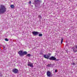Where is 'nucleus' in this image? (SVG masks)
I'll return each mask as SVG.
<instances>
[{
	"instance_id": "nucleus-7",
	"label": "nucleus",
	"mask_w": 77,
	"mask_h": 77,
	"mask_svg": "<svg viewBox=\"0 0 77 77\" xmlns=\"http://www.w3.org/2000/svg\"><path fill=\"white\" fill-rule=\"evenodd\" d=\"M72 49L73 50V51L74 53H75V52H77V48H75V47H73L72 48Z\"/></svg>"
},
{
	"instance_id": "nucleus-18",
	"label": "nucleus",
	"mask_w": 77,
	"mask_h": 77,
	"mask_svg": "<svg viewBox=\"0 0 77 77\" xmlns=\"http://www.w3.org/2000/svg\"><path fill=\"white\" fill-rule=\"evenodd\" d=\"M72 65H75V63H71Z\"/></svg>"
},
{
	"instance_id": "nucleus-3",
	"label": "nucleus",
	"mask_w": 77,
	"mask_h": 77,
	"mask_svg": "<svg viewBox=\"0 0 77 77\" xmlns=\"http://www.w3.org/2000/svg\"><path fill=\"white\" fill-rule=\"evenodd\" d=\"M40 1L39 0H34V2L33 3V4L35 5V6H36V5H37L38 3H39Z\"/></svg>"
},
{
	"instance_id": "nucleus-19",
	"label": "nucleus",
	"mask_w": 77,
	"mask_h": 77,
	"mask_svg": "<svg viewBox=\"0 0 77 77\" xmlns=\"http://www.w3.org/2000/svg\"><path fill=\"white\" fill-rule=\"evenodd\" d=\"M27 56H29V57H30V54H27Z\"/></svg>"
},
{
	"instance_id": "nucleus-10",
	"label": "nucleus",
	"mask_w": 77,
	"mask_h": 77,
	"mask_svg": "<svg viewBox=\"0 0 77 77\" xmlns=\"http://www.w3.org/2000/svg\"><path fill=\"white\" fill-rule=\"evenodd\" d=\"M44 57L45 58V59H49V57H50V56L47 55H44Z\"/></svg>"
},
{
	"instance_id": "nucleus-15",
	"label": "nucleus",
	"mask_w": 77,
	"mask_h": 77,
	"mask_svg": "<svg viewBox=\"0 0 77 77\" xmlns=\"http://www.w3.org/2000/svg\"><path fill=\"white\" fill-rule=\"evenodd\" d=\"M38 36H42V34H39Z\"/></svg>"
},
{
	"instance_id": "nucleus-14",
	"label": "nucleus",
	"mask_w": 77,
	"mask_h": 77,
	"mask_svg": "<svg viewBox=\"0 0 77 77\" xmlns=\"http://www.w3.org/2000/svg\"><path fill=\"white\" fill-rule=\"evenodd\" d=\"M38 17L39 18V19H41V18H42V17H41V16L40 15H38Z\"/></svg>"
},
{
	"instance_id": "nucleus-17",
	"label": "nucleus",
	"mask_w": 77,
	"mask_h": 77,
	"mask_svg": "<svg viewBox=\"0 0 77 77\" xmlns=\"http://www.w3.org/2000/svg\"><path fill=\"white\" fill-rule=\"evenodd\" d=\"M63 38H62L61 42V44H62V42H63Z\"/></svg>"
},
{
	"instance_id": "nucleus-2",
	"label": "nucleus",
	"mask_w": 77,
	"mask_h": 77,
	"mask_svg": "<svg viewBox=\"0 0 77 77\" xmlns=\"http://www.w3.org/2000/svg\"><path fill=\"white\" fill-rule=\"evenodd\" d=\"M28 66H30V67H33V64L32 63L28 62Z\"/></svg>"
},
{
	"instance_id": "nucleus-21",
	"label": "nucleus",
	"mask_w": 77,
	"mask_h": 77,
	"mask_svg": "<svg viewBox=\"0 0 77 77\" xmlns=\"http://www.w3.org/2000/svg\"><path fill=\"white\" fill-rule=\"evenodd\" d=\"M29 4H32V2H31V1H29Z\"/></svg>"
},
{
	"instance_id": "nucleus-24",
	"label": "nucleus",
	"mask_w": 77,
	"mask_h": 77,
	"mask_svg": "<svg viewBox=\"0 0 77 77\" xmlns=\"http://www.w3.org/2000/svg\"><path fill=\"white\" fill-rule=\"evenodd\" d=\"M1 46L0 45V47Z\"/></svg>"
},
{
	"instance_id": "nucleus-1",
	"label": "nucleus",
	"mask_w": 77,
	"mask_h": 77,
	"mask_svg": "<svg viewBox=\"0 0 77 77\" xmlns=\"http://www.w3.org/2000/svg\"><path fill=\"white\" fill-rule=\"evenodd\" d=\"M6 11V8H5V6L1 5L0 7V14H4Z\"/></svg>"
},
{
	"instance_id": "nucleus-6",
	"label": "nucleus",
	"mask_w": 77,
	"mask_h": 77,
	"mask_svg": "<svg viewBox=\"0 0 77 77\" xmlns=\"http://www.w3.org/2000/svg\"><path fill=\"white\" fill-rule=\"evenodd\" d=\"M18 54L20 56H23V51H20L18 52Z\"/></svg>"
},
{
	"instance_id": "nucleus-12",
	"label": "nucleus",
	"mask_w": 77,
	"mask_h": 77,
	"mask_svg": "<svg viewBox=\"0 0 77 77\" xmlns=\"http://www.w3.org/2000/svg\"><path fill=\"white\" fill-rule=\"evenodd\" d=\"M26 54H27V52L26 51H24L23 52V56H24V55H26Z\"/></svg>"
},
{
	"instance_id": "nucleus-4",
	"label": "nucleus",
	"mask_w": 77,
	"mask_h": 77,
	"mask_svg": "<svg viewBox=\"0 0 77 77\" xmlns=\"http://www.w3.org/2000/svg\"><path fill=\"white\" fill-rule=\"evenodd\" d=\"M47 75L48 77H51L53 75L51 74V72L49 71L47 72Z\"/></svg>"
},
{
	"instance_id": "nucleus-5",
	"label": "nucleus",
	"mask_w": 77,
	"mask_h": 77,
	"mask_svg": "<svg viewBox=\"0 0 77 77\" xmlns=\"http://www.w3.org/2000/svg\"><path fill=\"white\" fill-rule=\"evenodd\" d=\"M32 34L35 36H36V35H38V34H39V32H35L34 31L32 32Z\"/></svg>"
},
{
	"instance_id": "nucleus-20",
	"label": "nucleus",
	"mask_w": 77,
	"mask_h": 77,
	"mask_svg": "<svg viewBox=\"0 0 77 77\" xmlns=\"http://www.w3.org/2000/svg\"><path fill=\"white\" fill-rule=\"evenodd\" d=\"M59 59H57L56 58V60H56V61H59Z\"/></svg>"
},
{
	"instance_id": "nucleus-9",
	"label": "nucleus",
	"mask_w": 77,
	"mask_h": 77,
	"mask_svg": "<svg viewBox=\"0 0 77 77\" xmlns=\"http://www.w3.org/2000/svg\"><path fill=\"white\" fill-rule=\"evenodd\" d=\"M18 69H14L13 70V72L15 74H17V73H18Z\"/></svg>"
},
{
	"instance_id": "nucleus-23",
	"label": "nucleus",
	"mask_w": 77,
	"mask_h": 77,
	"mask_svg": "<svg viewBox=\"0 0 77 77\" xmlns=\"http://www.w3.org/2000/svg\"><path fill=\"white\" fill-rule=\"evenodd\" d=\"M48 55H51V54H50L49 53V54H48Z\"/></svg>"
},
{
	"instance_id": "nucleus-11",
	"label": "nucleus",
	"mask_w": 77,
	"mask_h": 77,
	"mask_svg": "<svg viewBox=\"0 0 77 77\" xmlns=\"http://www.w3.org/2000/svg\"><path fill=\"white\" fill-rule=\"evenodd\" d=\"M47 66L48 67H52V66H53V64H49L47 65Z\"/></svg>"
},
{
	"instance_id": "nucleus-8",
	"label": "nucleus",
	"mask_w": 77,
	"mask_h": 77,
	"mask_svg": "<svg viewBox=\"0 0 77 77\" xmlns=\"http://www.w3.org/2000/svg\"><path fill=\"white\" fill-rule=\"evenodd\" d=\"M49 60H56V57H54L52 56L51 57L49 58Z\"/></svg>"
},
{
	"instance_id": "nucleus-22",
	"label": "nucleus",
	"mask_w": 77,
	"mask_h": 77,
	"mask_svg": "<svg viewBox=\"0 0 77 77\" xmlns=\"http://www.w3.org/2000/svg\"><path fill=\"white\" fill-rule=\"evenodd\" d=\"M57 70L56 69L55 70V72H57Z\"/></svg>"
},
{
	"instance_id": "nucleus-16",
	"label": "nucleus",
	"mask_w": 77,
	"mask_h": 77,
	"mask_svg": "<svg viewBox=\"0 0 77 77\" xmlns=\"http://www.w3.org/2000/svg\"><path fill=\"white\" fill-rule=\"evenodd\" d=\"M5 41H9V40H8V38H5Z\"/></svg>"
},
{
	"instance_id": "nucleus-13",
	"label": "nucleus",
	"mask_w": 77,
	"mask_h": 77,
	"mask_svg": "<svg viewBox=\"0 0 77 77\" xmlns=\"http://www.w3.org/2000/svg\"><path fill=\"white\" fill-rule=\"evenodd\" d=\"M11 7L12 9H14V8H15V6H14V5H11Z\"/></svg>"
}]
</instances>
